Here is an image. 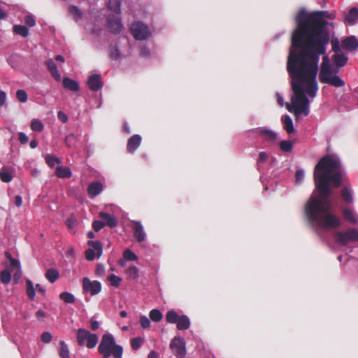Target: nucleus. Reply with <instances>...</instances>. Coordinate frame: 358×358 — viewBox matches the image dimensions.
<instances>
[{
	"instance_id": "obj_1",
	"label": "nucleus",
	"mask_w": 358,
	"mask_h": 358,
	"mask_svg": "<svg viewBox=\"0 0 358 358\" xmlns=\"http://www.w3.org/2000/svg\"><path fill=\"white\" fill-rule=\"evenodd\" d=\"M341 164L340 159L333 155L322 157L314 169V181L318 194L312 195L304 207L306 217L313 229H332L341 225L338 216L330 212L332 207L330 196L331 187L341 185Z\"/></svg>"
},
{
	"instance_id": "obj_2",
	"label": "nucleus",
	"mask_w": 358,
	"mask_h": 358,
	"mask_svg": "<svg viewBox=\"0 0 358 358\" xmlns=\"http://www.w3.org/2000/svg\"><path fill=\"white\" fill-rule=\"evenodd\" d=\"M318 59L308 57L298 53L294 48H289L287 61V71L291 78L292 89L294 96L291 101L292 106L287 104L289 112L295 116L299 114H309V99L316 96L318 90L317 75L318 73Z\"/></svg>"
},
{
	"instance_id": "obj_3",
	"label": "nucleus",
	"mask_w": 358,
	"mask_h": 358,
	"mask_svg": "<svg viewBox=\"0 0 358 358\" xmlns=\"http://www.w3.org/2000/svg\"><path fill=\"white\" fill-rule=\"evenodd\" d=\"M327 18H331V15L325 10L312 13L300 10L296 17L297 27L292 34L290 48L301 55L320 59V56L326 54L330 40L329 32L326 29Z\"/></svg>"
},
{
	"instance_id": "obj_4",
	"label": "nucleus",
	"mask_w": 358,
	"mask_h": 358,
	"mask_svg": "<svg viewBox=\"0 0 358 358\" xmlns=\"http://www.w3.org/2000/svg\"><path fill=\"white\" fill-rule=\"evenodd\" d=\"M98 351L103 358H109L111 355L114 358H122L123 348L121 345L115 343L112 334H105L101 338Z\"/></svg>"
},
{
	"instance_id": "obj_5",
	"label": "nucleus",
	"mask_w": 358,
	"mask_h": 358,
	"mask_svg": "<svg viewBox=\"0 0 358 358\" xmlns=\"http://www.w3.org/2000/svg\"><path fill=\"white\" fill-rule=\"evenodd\" d=\"M334 236L336 243L345 246L350 242L358 241V229L349 228L345 231H336Z\"/></svg>"
},
{
	"instance_id": "obj_6",
	"label": "nucleus",
	"mask_w": 358,
	"mask_h": 358,
	"mask_svg": "<svg viewBox=\"0 0 358 358\" xmlns=\"http://www.w3.org/2000/svg\"><path fill=\"white\" fill-rule=\"evenodd\" d=\"M130 31L136 40H146L151 35L149 27L140 21L134 22L131 24Z\"/></svg>"
},
{
	"instance_id": "obj_7",
	"label": "nucleus",
	"mask_w": 358,
	"mask_h": 358,
	"mask_svg": "<svg viewBox=\"0 0 358 358\" xmlns=\"http://www.w3.org/2000/svg\"><path fill=\"white\" fill-rule=\"evenodd\" d=\"M87 245L91 247L85 251V258L88 261H92L96 257L95 251H96V256L99 258L103 252V245L99 241H88Z\"/></svg>"
},
{
	"instance_id": "obj_8",
	"label": "nucleus",
	"mask_w": 358,
	"mask_h": 358,
	"mask_svg": "<svg viewBox=\"0 0 358 358\" xmlns=\"http://www.w3.org/2000/svg\"><path fill=\"white\" fill-rule=\"evenodd\" d=\"M172 353L178 358H182L186 354L185 343L183 338L174 337L170 343Z\"/></svg>"
},
{
	"instance_id": "obj_9",
	"label": "nucleus",
	"mask_w": 358,
	"mask_h": 358,
	"mask_svg": "<svg viewBox=\"0 0 358 358\" xmlns=\"http://www.w3.org/2000/svg\"><path fill=\"white\" fill-rule=\"evenodd\" d=\"M83 288L85 291L90 292L92 296L99 294L101 290V284L97 280L91 281L88 278L83 279Z\"/></svg>"
},
{
	"instance_id": "obj_10",
	"label": "nucleus",
	"mask_w": 358,
	"mask_h": 358,
	"mask_svg": "<svg viewBox=\"0 0 358 358\" xmlns=\"http://www.w3.org/2000/svg\"><path fill=\"white\" fill-rule=\"evenodd\" d=\"M108 26L113 34H119L123 27L121 19L114 15H110L108 17Z\"/></svg>"
},
{
	"instance_id": "obj_11",
	"label": "nucleus",
	"mask_w": 358,
	"mask_h": 358,
	"mask_svg": "<svg viewBox=\"0 0 358 358\" xmlns=\"http://www.w3.org/2000/svg\"><path fill=\"white\" fill-rule=\"evenodd\" d=\"M103 84L100 74L96 73L89 76L87 86L91 90L97 92L103 87Z\"/></svg>"
},
{
	"instance_id": "obj_12",
	"label": "nucleus",
	"mask_w": 358,
	"mask_h": 358,
	"mask_svg": "<svg viewBox=\"0 0 358 358\" xmlns=\"http://www.w3.org/2000/svg\"><path fill=\"white\" fill-rule=\"evenodd\" d=\"M132 224L134 225V238L139 243L143 242L146 237L143 225L139 221H132Z\"/></svg>"
},
{
	"instance_id": "obj_13",
	"label": "nucleus",
	"mask_w": 358,
	"mask_h": 358,
	"mask_svg": "<svg viewBox=\"0 0 358 358\" xmlns=\"http://www.w3.org/2000/svg\"><path fill=\"white\" fill-rule=\"evenodd\" d=\"M342 48L352 52L358 48V41L355 36H348L342 41Z\"/></svg>"
},
{
	"instance_id": "obj_14",
	"label": "nucleus",
	"mask_w": 358,
	"mask_h": 358,
	"mask_svg": "<svg viewBox=\"0 0 358 358\" xmlns=\"http://www.w3.org/2000/svg\"><path fill=\"white\" fill-rule=\"evenodd\" d=\"M142 141V138L138 134L133 135L128 140L127 150L128 152L133 153L139 147Z\"/></svg>"
},
{
	"instance_id": "obj_15",
	"label": "nucleus",
	"mask_w": 358,
	"mask_h": 358,
	"mask_svg": "<svg viewBox=\"0 0 358 358\" xmlns=\"http://www.w3.org/2000/svg\"><path fill=\"white\" fill-rule=\"evenodd\" d=\"M333 76V70L330 65H321L319 80L322 83H325Z\"/></svg>"
},
{
	"instance_id": "obj_16",
	"label": "nucleus",
	"mask_w": 358,
	"mask_h": 358,
	"mask_svg": "<svg viewBox=\"0 0 358 358\" xmlns=\"http://www.w3.org/2000/svg\"><path fill=\"white\" fill-rule=\"evenodd\" d=\"M103 190L102 184L99 182H94L89 185L87 187V193L92 198H94L99 195Z\"/></svg>"
},
{
	"instance_id": "obj_17",
	"label": "nucleus",
	"mask_w": 358,
	"mask_h": 358,
	"mask_svg": "<svg viewBox=\"0 0 358 358\" xmlns=\"http://www.w3.org/2000/svg\"><path fill=\"white\" fill-rule=\"evenodd\" d=\"M46 66L51 73V76L57 80L60 81L61 80V74L57 70V64L55 63V62L50 59L46 62Z\"/></svg>"
},
{
	"instance_id": "obj_18",
	"label": "nucleus",
	"mask_w": 358,
	"mask_h": 358,
	"mask_svg": "<svg viewBox=\"0 0 358 358\" xmlns=\"http://www.w3.org/2000/svg\"><path fill=\"white\" fill-rule=\"evenodd\" d=\"M334 64L338 68H341L345 66L348 62V57L343 52L335 53L332 57Z\"/></svg>"
},
{
	"instance_id": "obj_19",
	"label": "nucleus",
	"mask_w": 358,
	"mask_h": 358,
	"mask_svg": "<svg viewBox=\"0 0 358 358\" xmlns=\"http://www.w3.org/2000/svg\"><path fill=\"white\" fill-rule=\"evenodd\" d=\"M62 85L65 89L72 92H77L80 89L78 83L68 77H64L63 78Z\"/></svg>"
},
{
	"instance_id": "obj_20",
	"label": "nucleus",
	"mask_w": 358,
	"mask_h": 358,
	"mask_svg": "<svg viewBox=\"0 0 358 358\" xmlns=\"http://www.w3.org/2000/svg\"><path fill=\"white\" fill-rule=\"evenodd\" d=\"M99 217L103 220L106 225L110 228L115 227L117 225V219L108 213L101 212L99 213Z\"/></svg>"
},
{
	"instance_id": "obj_21",
	"label": "nucleus",
	"mask_w": 358,
	"mask_h": 358,
	"mask_svg": "<svg viewBox=\"0 0 358 358\" xmlns=\"http://www.w3.org/2000/svg\"><path fill=\"white\" fill-rule=\"evenodd\" d=\"M256 131L259 134L263 136L267 141H273L276 138L275 133L271 130L264 128H257Z\"/></svg>"
},
{
	"instance_id": "obj_22",
	"label": "nucleus",
	"mask_w": 358,
	"mask_h": 358,
	"mask_svg": "<svg viewBox=\"0 0 358 358\" xmlns=\"http://www.w3.org/2000/svg\"><path fill=\"white\" fill-rule=\"evenodd\" d=\"M176 327L180 331L188 329L190 327V320L189 317L185 315H181L178 321L176 322Z\"/></svg>"
},
{
	"instance_id": "obj_23",
	"label": "nucleus",
	"mask_w": 358,
	"mask_h": 358,
	"mask_svg": "<svg viewBox=\"0 0 358 358\" xmlns=\"http://www.w3.org/2000/svg\"><path fill=\"white\" fill-rule=\"evenodd\" d=\"M358 19V9L357 8H351L347 15L345 21L350 24H354Z\"/></svg>"
},
{
	"instance_id": "obj_24",
	"label": "nucleus",
	"mask_w": 358,
	"mask_h": 358,
	"mask_svg": "<svg viewBox=\"0 0 358 358\" xmlns=\"http://www.w3.org/2000/svg\"><path fill=\"white\" fill-rule=\"evenodd\" d=\"M324 84H329L335 87H341L345 85V81L337 75L331 76Z\"/></svg>"
},
{
	"instance_id": "obj_25",
	"label": "nucleus",
	"mask_w": 358,
	"mask_h": 358,
	"mask_svg": "<svg viewBox=\"0 0 358 358\" xmlns=\"http://www.w3.org/2000/svg\"><path fill=\"white\" fill-rule=\"evenodd\" d=\"M90 331L85 329H79L77 333V341L80 346H83L87 340Z\"/></svg>"
},
{
	"instance_id": "obj_26",
	"label": "nucleus",
	"mask_w": 358,
	"mask_h": 358,
	"mask_svg": "<svg viewBox=\"0 0 358 358\" xmlns=\"http://www.w3.org/2000/svg\"><path fill=\"white\" fill-rule=\"evenodd\" d=\"M56 175L60 178H69L72 173L68 167L58 166L56 169Z\"/></svg>"
},
{
	"instance_id": "obj_27",
	"label": "nucleus",
	"mask_w": 358,
	"mask_h": 358,
	"mask_svg": "<svg viewBox=\"0 0 358 358\" xmlns=\"http://www.w3.org/2000/svg\"><path fill=\"white\" fill-rule=\"evenodd\" d=\"M282 121L284 123V129L287 131V132L288 134L293 133L294 128L292 118L289 115H285L282 117Z\"/></svg>"
},
{
	"instance_id": "obj_28",
	"label": "nucleus",
	"mask_w": 358,
	"mask_h": 358,
	"mask_svg": "<svg viewBox=\"0 0 358 358\" xmlns=\"http://www.w3.org/2000/svg\"><path fill=\"white\" fill-rule=\"evenodd\" d=\"M121 0H109L108 3V8L111 11L116 14L121 13Z\"/></svg>"
},
{
	"instance_id": "obj_29",
	"label": "nucleus",
	"mask_w": 358,
	"mask_h": 358,
	"mask_svg": "<svg viewBox=\"0 0 358 358\" xmlns=\"http://www.w3.org/2000/svg\"><path fill=\"white\" fill-rule=\"evenodd\" d=\"M343 215L344 218L352 224H356L358 221L357 217L355 215L354 212L348 208H343Z\"/></svg>"
},
{
	"instance_id": "obj_30",
	"label": "nucleus",
	"mask_w": 358,
	"mask_h": 358,
	"mask_svg": "<svg viewBox=\"0 0 358 358\" xmlns=\"http://www.w3.org/2000/svg\"><path fill=\"white\" fill-rule=\"evenodd\" d=\"M341 196L343 201L347 203H351L353 201V197L350 187L345 186L341 191Z\"/></svg>"
},
{
	"instance_id": "obj_31",
	"label": "nucleus",
	"mask_w": 358,
	"mask_h": 358,
	"mask_svg": "<svg viewBox=\"0 0 358 358\" xmlns=\"http://www.w3.org/2000/svg\"><path fill=\"white\" fill-rule=\"evenodd\" d=\"M45 276L49 282L53 283L59 278V273L55 268H49L46 271Z\"/></svg>"
},
{
	"instance_id": "obj_32",
	"label": "nucleus",
	"mask_w": 358,
	"mask_h": 358,
	"mask_svg": "<svg viewBox=\"0 0 358 358\" xmlns=\"http://www.w3.org/2000/svg\"><path fill=\"white\" fill-rule=\"evenodd\" d=\"M180 316L174 310H171L166 314V320L170 324H176Z\"/></svg>"
},
{
	"instance_id": "obj_33",
	"label": "nucleus",
	"mask_w": 358,
	"mask_h": 358,
	"mask_svg": "<svg viewBox=\"0 0 358 358\" xmlns=\"http://www.w3.org/2000/svg\"><path fill=\"white\" fill-rule=\"evenodd\" d=\"M99 341V337L95 334H92L90 332V334L87 336V340L86 341V346L90 348H94Z\"/></svg>"
},
{
	"instance_id": "obj_34",
	"label": "nucleus",
	"mask_w": 358,
	"mask_h": 358,
	"mask_svg": "<svg viewBox=\"0 0 358 358\" xmlns=\"http://www.w3.org/2000/svg\"><path fill=\"white\" fill-rule=\"evenodd\" d=\"M26 287H27V294L30 300H34L35 297V289L34 287L33 282L27 279L26 280Z\"/></svg>"
},
{
	"instance_id": "obj_35",
	"label": "nucleus",
	"mask_w": 358,
	"mask_h": 358,
	"mask_svg": "<svg viewBox=\"0 0 358 358\" xmlns=\"http://www.w3.org/2000/svg\"><path fill=\"white\" fill-rule=\"evenodd\" d=\"M149 317L152 321L159 322L162 320L163 315L159 310L152 309L150 311Z\"/></svg>"
},
{
	"instance_id": "obj_36",
	"label": "nucleus",
	"mask_w": 358,
	"mask_h": 358,
	"mask_svg": "<svg viewBox=\"0 0 358 358\" xmlns=\"http://www.w3.org/2000/svg\"><path fill=\"white\" fill-rule=\"evenodd\" d=\"M12 271L4 269L0 273V280L3 284H8L11 280Z\"/></svg>"
},
{
	"instance_id": "obj_37",
	"label": "nucleus",
	"mask_w": 358,
	"mask_h": 358,
	"mask_svg": "<svg viewBox=\"0 0 358 358\" xmlns=\"http://www.w3.org/2000/svg\"><path fill=\"white\" fill-rule=\"evenodd\" d=\"M13 31L23 37H27L29 34V30L27 27L24 25H15L13 27Z\"/></svg>"
},
{
	"instance_id": "obj_38",
	"label": "nucleus",
	"mask_w": 358,
	"mask_h": 358,
	"mask_svg": "<svg viewBox=\"0 0 358 358\" xmlns=\"http://www.w3.org/2000/svg\"><path fill=\"white\" fill-rule=\"evenodd\" d=\"M0 179L3 182H9L13 180V176L5 167H2L0 170Z\"/></svg>"
},
{
	"instance_id": "obj_39",
	"label": "nucleus",
	"mask_w": 358,
	"mask_h": 358,
	"mask_svg": "<svg viewBox=\"0 0 358 358\" xmlns=\"http://www.w3.org/2000/svg\"><path fill=\"white\" fill-rule=\"evenodd\" d=\"M59 298L67 303H73L76 300L74 296L71 293L67 292H62L59 294Z\"/></svg>"
},
{
	"instance_id": "obj_40",
	"label": "nucleus",
	"mask_w": 358,
	"mask_h": 358,
	"mask_svg": "<svg viewBox=\"0 0 358 358\" xmlns=\"http://www.w3.org/2000/svg\"><path fill=\"white\" fill-rule=\"evenodd\" d=\"M31 129L34 131L41 132L44 129V125L41 121L34 119L31 122Z\"/></svg>"
},
{
	"instance_id": "obj_41",
	"label": "nucleus",
	"mask_w": 358,
	"mask_h": 358,
	"mask_svg": "<svg viewBox=\"0 0 358 358\" xmlns=\"http://www.w3.org/2000/svg\"><path fill=\"white\" fill-rule=\"evenodd\" d=\"M109 55L112 60H117L120 56V52L116 46L110 45L109 46Z\"/></svg>"
},
{
	"instance_id": "obj_42",
	"label": "nucleus",
	"mask_w": 358,
	"mask_h": 358,
	"mask_svg": "<svg viewBox=\"0 0 358 358\" xmlns=\"http://www.w3.org/2000/svg\"><path fill=\"white\" fill-rule=\"evenodd\" d=\"M126 273L129 278L136 280L138 278V268L136 266H130L127 271Z\"/></svg>"
},
{
	"instance_id": "obj_43",
	"label": "nucleus",
	"mask_w": 358,
	"mask_h": 358,
	"mask_svg": "<svg viewBox=\"0 0 358 358\" xmlns=\"http://www.w3.org/2000/svg\"><path fill=\"white\" fill-rule=\"evenodd\" d=\"M144 340L141 337H135L131 339V346L134 350H137L140 348Z\"/></svg>"
},
{
	"instance_id": "obj_44",
	"label": "nucleus",
	"mask_w": 358,
	"mask_h": 358,
	"mask_svg": "<svg viewBox=\"0 0 358 358\" xmlns=\"http://www.w3.org/2000/svg\"><path fill=\"white\" fill-rule=\"evenodd\" d=\"M59 345H60L59 356L62 358H69V351L68 349V346L66 345L65 342L62 341H60Z\"/></svg>"
},
{
	"instance_id": "obj_45",
	"label": "nucleus",
	"mask_w": 358,
	"mask_h": 358,
	"mask_svg": "<svg viewBox=\"0 0 358 358\" xmlns=\"http://www.w3.org/2000/svg\"><path fill=\"white\" fill-rule=\"evenodd\" d=\"M45 162L50 167H54L57 164L60 163L58 157L50 155H47L45 157Z\"/></svg>"
},
{
	"instance_id": "obj_46",
	"label": "nucleus",
	"mask_w": 358,
	"mask_h": 358,
	"mask_svg": "<svg viewBox=\"0 0 358 358\" xmlns=\"http://www.w3.org/2000/svg\"><path fill=\"white\" fill-rule=\"evenodd\" d=\"M69 12L71 15H73L76 17V20H78L82 17V12L80 8L76 6H71L69 8Z\"/></svg>"
},
{
	"instance_id": "obj_47",
	"label": "nucleus",
	"mask_w": 358,
	"mask_h": 358,
	"mask_svg": "<svg viewBox=\"0 0 358 358\" xmlns=\"http://www.w3.org/2000/svg\"><path fill=\"white\" fill-rule=\"evenodd\" d=\"M123 257L127 261H136L138 259L136 255L129 249L124 251Z\"/></svg>"
},
{
	"instance_id": "obj_48",
	"label": "nucleus",
	"mask_w": 358,
	"mask_h": 358,
	"mask_svg": "<svg viewBox=\"0 0 358 358\" xmlns=\"http://www.w3.org/2000/svg\"><path fill=\"white\" fill-rule=\"evenodd\" d=\"M16 98L21 103H25L28 99V96L25 90H18L16 92Z\"/></svg>"
},
{
	"instance_id": "obj_49",
	"label": "nucleus",
	"mask_w": 358,
	"mask_h": 358,
	"mask_svg": "<svg viewBox=\"0 0 358 358\" xmlns=\"http://www.w3.org/2000/svg\"><path fill=\"white\" fill-rule=\"evenodd\" d=\"M280 148L284 152H291L293 145L291 141L284 140L280 141Z\"/></svg>"
},
{
	"instance_id": "obj_50",
	"label": "nucleus",
	"mask_w": 358,
	"mask_h": 358,
	"mask_svg": "<svg viewBox=\"0 0 358 358\" xmlns=\"http://www.w3.org/2000/svg\"><path fill=\"white\" fill-rule=\"evenodd\" d=\"M139 322H140L141 327L143 329H149L150 327V325H151L150 319H149L145 315H141Z\"/></svg>"
},
{
	"instance_id": "obj_51",
	"label": "nucleus",
	"mask_w": 358,
	"mask_h": 358,
	"mask_svg": "<svg viewBox=\"0 0 358 358\" xmlns=\"http://www.w3.org/2000/svg\"><path fill=\"white\" fill-rule=\"evenodd\" d=\"M77 137L73 134H71L66 136L65 138V143L67 147L71 148L74 145L76 141Z\"/></svg>"
},
{
	"instance_id": "obj_52",
	"label": "nucleus",
	"mask_w": 358,
	"mask_h": 358,
	"mask_svg": "<svg viewBox=\"0 0 358 358\" xmlns=\"http://www.w3.org/2000/svg\"><path fill=\"white\" fill-rule=\"evenodd\" d=\"M268 158V154L266 152H261L259 154V157L257 160V164L259 166L260 164H264Z\"/></svg>"
},
{
	"instance_id": "obj_53",
	"label": "nucleus",
	"mask_w": 358,
	"mask_h": 358,
	"mask_svg": "<svg viewBox=\"0 0 358 358\" xmlns=\"http://www.w3.org/2000/svg\"><path fill=\"white\" fill-rule=\"evenodd\" d=\"M108 280L110 282L111 285L117 287L120 285L121 278L114 274H112L108 277Z\"/></svg>"
},
{
	"instance_id": "obj_54",
	"label": "nucleus",
	"mask_w": 358,
	"mask_h": 358,
	"mask_svg": "<svg viewBox=\"0 0 358 358\" xmlns=\"http://www.w3.org/2000/svg\"><path fill=\"white\" fill-rule=\"evenodd\" d=\"M332 50L335 53L341 52L340 43L337 38L331 40Z\"/></svg>"
},
{
	"instance_id": "obj_55",
	"label": "nucleus",
	"mask_w": 358,
	"mask_h": 358,
	"mask_svg": "<svg viewBox=\"0 0 358 358\" xmlns=\"http://www.w3.org/2000/svg\"><path fill=\"white\" fill-rule=\"evenodd\" d=\"M106 226L105 222L99 220H95L92 223V227L95 231H99Z\"/></svg>"
},
{
	"instance_id": "obj_56",
	"label": "nucleus",
	"mask_w": 358,
	"mask_h": 358,
	"mask_svg": "<svg viewBox=\"0 0 358 358\" xmlns=\"http://www.w3.org/2000/svg\"><path fill=\"white\" fill-rule=\"evenodd\" d=\"M42 342L45 343H49L52 340V335L50 332H43L41 336Z\"/></svg>"
},
{
	"instance_id": "obj_57",
	"label": "nucleus",
	"mask_w": 358,
	"mask_h": 358,
	"mask_svg": "<svg viewBox=\"0 0 358 358\" xmlns=\"http://www.w3.org/2000/svg\"><path fill=\"white\" fill-rule=\"evenodd\" d=\"M22 275V272L21 271V268L17 269V271L13 274V282L17 284L18 283L20 279L21 278Z\"/></svg>"
},
{
	"instance_id": "obj_58",
	"label": "nucleus",
	"mask_w": 358,
	"mask_h": 358,
	"mask_svg": "<svg viewBox=\"0 0 358 358\" xmlns=\"http://www.w3.org/2000/svg\"><path fill=\"white\" fill-rule=\"evenodd\" d=\"M10 268L8 269L11 270L13 271V270L14 268L18 269L20 268V263L16 259H11V261L10 262Z\"/></svg>"
},
{
	"instance_id": "obj_59",
	"label": "nucleus",
	"mask_w": 358,
	"mask_h": 358,
	"mask_svg": "<svg viewBox=\"0 0 358 358\" xmlns=\"http://www.w3.org/2000/svg\"><path fill=\"white\" fill-rule=\"evenodd\" d=\"M140 55L143 57H149L150 55L149 48L145 45L142 46L140 50Z\"/></svg>"
},
{
	"instance_id": "obj_60",
	"label": "nucleus",
	"mask_w": 358,
	"mask_h": 358,
	"mask_svg": "<svg viewBox=\"0 0 358 358\" xmlns=\"http://www.w3.org/2000/svg\"><path fill=\"white\" fill-rule=\"evenodd\" d=\"M18 139L21 144L24 145L28 143L29 137L24 132H20Z\"/></svg>"
},
{
	"instance_id": "obj_61",
	"label": "nucleus",
	"mask_w": 358,
	"mask_h": 358,
	"mask_svg": "<svg viewBox=\"0 0 358 358\" xmlns=\"http://www.w3.org/2000/svg\"><path fill=\"white\" fill-rule=\"evenodd\" d=\"M24 22L29 27H33L35 25V20L31 15H26L24 17Z\"/></svg>"
},
{
	"instance_id": "obj_62",
	"label": "nucleus",
	"mask_w": 358,
	"mask_h": 358,
	"mask_svg": "<svg viewBox=\"0 0 358 358\" xmlns=\"http://www.w3.org/2000/svg\"><path fill=\"white\" fill-rule=\"evenodd\" d=\"M57 117L63 123L68 121V116L62 111H59L57 113Z\"/></svg>"
},
{
	"instance_id": "obj_63",
	"label": "nucleus",
	"mask_w": 358,
	"mask_h": 358,
	"mask_svg": "<svg viewBox=\"0 0 358 358\" xmlns=\"http://www.w3.org/2000/svg\"><path fill=\"white\" fill-rule=\"evenodd\" d=\"M304 177V173L302 170H298L295 173V178L297 182L301 181Z\"/></svg>"
},
{
	"instance_id": "obj_64",
	"label": "nucleus",
	"mask_w": 358,
	"mask_h": 358,
	"mask_svg": "<svg viewBox=\"0 0 358 358\" xmlns=\"http://www.w3.org/2000/svg\"><path fill=\"white\" fill-rule=\"evenodd\" d=\"M90 326H91V329L92 331H96L99 327V323L98 321L95 320L94 319V317H92L90 320Z\"/></svg>"
}]
</instances>
